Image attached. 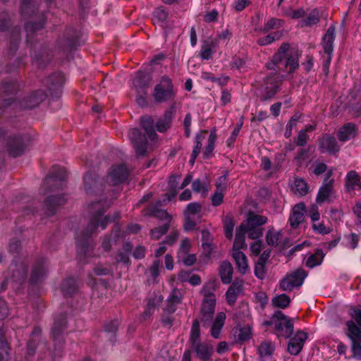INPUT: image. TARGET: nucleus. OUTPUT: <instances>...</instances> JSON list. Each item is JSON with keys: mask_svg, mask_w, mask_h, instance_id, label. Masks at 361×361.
Listing matches in <instances>:
<instances>
[{"mask_svg": "<svg viewBox=\"0 0 361 361\" xmlns=\"http://www.w3.org/2000/svg\"><path fill=\"white\" fill-rule=\"evenodd\" d=\"M336 37L335 27L330 26L322 38V46L324 54L322 56V66L324 71L328 74L329 66L332 59V52L334 50V42Z\"/></svg>", "mask_w": 361, "mask_h": 361, "instance_id": "nucleus-6", "label": "nucleus"}, {"mask_svg": "<svg viewBox=\"0 0 361 361\" xmlns=\"http://www.w3.org/2000/svg\"><path fill=\"white\" fill-rule=\"evenodd\" d=\"M314 231L321 234H327L330 232V228L324 226L323 223H314L312 225Z\"/></svg>", "mask_w": 361, "mask_h": 361, "instance_id": "nucleus-62", "label": "nucleus"}, {"mask_svg": "<svg viewBox=\"0 0 361 361\" xmlns=\"http://www.w3.org/2000/svg\"><path fill=\"white\" fill-rule=\"evenodd\" d=\"M192 188L194 192L201 193L202 195H206L208 192L206 183L200 179H197L192 182Z\"/></svg>", "mask_w": 361, "mask_h": 361, "instance_id": "nucleus-49", "label": "nucleus"}, {"mask_svg": "<svg viewBox=\"0 0 361 361\" xmlns=\"http://www.w3.org/2000/svg\"><path fill=\"white\" fill-rule=\"evenodd\" d=\"M200 336L199 321L195 320L190 330V341L191 343V350L196 354L198 358L207 361L213 353V346L208 343L200 342Z\"/></svg>", "mask_w": 361, "mask_h": 361, "instance_id": "nucleus-4", "label": "nucleus"}, {"mask_svg": "<svg viewBox=\"0 0 361 361\" xmlns=\"http://www.w3.org/2000/svg\"><path fill=\"white\" fill-rule=\"evenodd\" d=\"M65 326L66 319L64 317H63L62 318H56L54 319V324L52 327L54 336L56 337V336H58L61 333L62 329L65 327Z\"/></svg>", "mask_w": 361, "mask_h": 361, "instance_id": "nucleus-51", "label": "nucleus"}, {"mask_svg": "<svg viewBox=\"0 0 361 361\" xmlns=\"http://www.w3.org/2000/svg\"><path fill=\"white\" fill-rule=\"evenodd\" d=\"M202 246L203 248L211 246L212 237L210 233L208 231L204 230L202 231Z\"/></svg>", "mask_w": 361, "mask_h": 361, "instance_id": "nucleus-61", "label": "nucleus"}, {"mask_svg": "<svg viewBox=\"0 0 361 361\" xmlns=\"http://www.w3.org/2000/svg\"><path fill=\"white\" fill-rule=\"evenodd\" d=\"M109 206L110 202L102 200L94 202L90 206V212L92 214L86 229L81 231L77 235L76 242L78 246H89V240L91 236L99 228L103 230L109 224L120 218V213L118 212H114L113 215L107 214L103 216L104 212Z\"/></svg>", "mask_w": 361, "mask_h": 361, "instance_id": "nucleus-3", "label": "nucleus"}, {"mask_svg": "<svg viewBox=\"0 0 361 361\" xmlns=\"http://www.w3.org/2000/svg\"><path fill=\"white\" fill-rule=\"evenodd\" d=\"M178 278L180 281H188L192 286L199 285L201 282V278L199 275L193 274L190 276L189 274L185 271H181Z\"/></svg>", "mask_w": 361, "mask_h": 361, "instance_id": "nucleus-45", "label": "nucleus"}, {"mask_svg": "<svg viewBox=\"0 0 361 361\" xmlns=\"http://www.w3.org/2000/svg\"><path fill=\"white\" fill-rule=\"evenodd\" d=\"M176 111L175 104H173L170 108L164 113L163 118L165 120V126L161 127V130H166L171 126V121L174 117Z\"/></svg>", "mask_w": 361, "mask_h": 361, "instance_id": "nucleus-46", "label": "nucleus"}, {"mask_svg": "<svg viewBox=\"0 0 361 361\" xmlns=\"http://www.w3.org/2000/svg\"><path fill=\"white\" fill-rule=\"evenodd\" d=\"M25 149V145L21 137H11L8 141V152L12 157L21 155Z\"/></svg>", "mask_w": 361, "mask_h": 361, "instance_id": "nucleus-21", "label": "nucleus"}, {"mask_svg": "<svg viewBox=\"0 0 361 361\" xmlns=\"http://www.w3.org/2000/svg\"><path fill=\"white\" fill-rule=\"evenodd\" d=\"M275 349L274 345L271 342H263L258 347V353L262 359L269 357Z\"/></svg>", "mask_w": 361, "mask_h": 361, "instance_id": "nucleus-40", "label": "nucleus"}, {"mask_svg": "<svg viewBox=\"0 0 361 361\" xmlns=\"http://www.w3.org/2000/svg\"><path fill=\"white\" fill-rule=\"evenodd\" d=\"M219 13L216 10L214 9L204 16V20L207 23L214 22L217 20Z\"/></svg>", "mask_w": 361, "mask_h": 361, "instance_id": "nucleus-63", "label": "nucleus"}, {"mask_svg": "<svg viewBox=\"0 0 361 361\" xmlns=\"http://www.w3.org/2000/svg\"><path fill=\"white\" fill-rule=\"evenodd\" d=\"M267 221V218L264 216L249 213L246 220L242 224H245V228L247 226L261 228V226L266 224Z\"/></svg>", "mask_w": 361, "mask_h": 361, "instance_id": "nucleus-30", "label": "nucleus"}, {"mask_svg": "<svg viewBox=\"0 0 361 361\" xmlns=\"http://www.w3.org/2000/svg\"><path fill=\"white\" fill-rule=\"evenodd\" d=\"M346 334L351 341V348L354 356L361 357V332L353 321L346 322Z\"/></svg>", "mask_w": 361, "mask_h": 361, "instance_id": "nucleus-10", "label": "nucleus"}, {"mask_svg": "<svg viewBox=\"0 0 361 361\" xmlns=\"http://www.w3.org/2000/svg\"><path fill=\"white\" fill-rule=\"evenodd\" d=\"M169 226L168 223H163L161 226L156 227L150 231V237L153 240H158L160 237L166 234L169 229Z\"/></svg>", "mask_w": 361, "mask_h": 361, "instance_id": "nucleus-44", "label": "nucleus"}, {"mask_svg": "<svg viewBox=\"0 0 361 361\" xmlns=\"http://www.w3.org/2000/svg\"><path fill=\"white\" fill-rule=\"evenodd\" d=\"M65 202L66 199L62 195L49 196L42 207L44 214L47 216L53 215L56 209Z\"/></svg>", "mask_w": 361, "mask_h": 361, "instance_id": "nucleus-16", "label": "nucleus"}, {"mask_svg": "<svg viewBox=\"0 0 361 361\" xmlns=\"http://www.w3.org/2000/svg\"><path fill=\"white\" fill-rule=\"evenodd\" d=\"M147 214L154 216V217L161 220L163 223H168L170 225L171 217L169 215L166 210L157 208V206H151L147 208Z\"/></svg>", "mask_w": 361, "mask_h": 361, "instance_id": "nucleus-32", "label": "nucleus"}, {"mask_svg": "<svg viewBox=\"0 0 361 361\" xmlns=\"http://www.w3.org/2000/svg\"><path fill=\"white\" fill-rule=\"evenodd\" d=\"M238 271L245 274L249 271L248 260L246 255L240 250H233L232 254Z\"/></svg>", "mask_w": 361, "mask_h": 361, "instance_id": "nucleus-22", "label": "nucleus"}, {"mask_svg": "<svg viewBox=\"0 0 361 361\" xmlns=\"http://www.w3.org/2000/svg\"><path fill=\"white\" fill-rule=\"evenodd\" d=\"M104 187V180L95 173L89 172L84 176V188L87 193L100 194Z\"/></svg>", "mask_w": 361, "mask_h": 361, "instance_id": "nucleus-12", "label": "nucleus"}, {"mask_svg": "<svg viewBox=\"0 0 361 361\" xmlns=\"http://www.w3.org/2000/svg\"><path fill=\"white\" fill-rule=\"evenodd\" d=\"M46 97L45 94L41 91H37L33 94L30 95L21 104V106L24 109H30L36 106Z\"/></svg>", "mask_w": 361, "mask_h": 361, "instance_id": "nucleus-28", "label": "nucleus"}, {"mask_svg": "<svg viewBox=\"0 0 361 361\" xmlns=\"http://www.w3.org/2000/svg\"><path fill=\"white\" fill-rule=\"evenodd\" d=\"M77 289L76 281L73 278H68L65 280L61 285V290L66 295H71Z\"/></svg>", "mask_w": 361, "mask_h": 361, "instance_id": "nucleus-39", "label": "nucleus"}, {"mask_svg": "<svg viewBox=\"0 0 361 361\" xmlns=\"http://www.w3.org/2000/svg\"><path fill=\"white\" fill-rule=\"evenodd\" d=\"M234 336L238 341L249 340L252 336V331L250 326H238L234 329Z\"/></svg>", "mask_w": 361, "mask_h": 361, "instance_id": "nucleus-36", "label": "nucleus"}, {"mask_svg": "<svg viewBox=\"0 0 361 361\" xmlns=\"http://www.w3.org/2000/svg\"><path fill=\"white\" fill-rule=\"evenodd\" d=\"M1 349L2 353H0V361H5L8 357V345L6 341L2 338H0Z\"/></svg>", "mask_w": 361, "mask_h": 361, "instance_id": "nucleus-60", "label": "nucleus"}, {"mask_svg": "<svg viewBox=\"0 0 361 361\" xmlns=\"http://www.w3.org/2000/svg\"><path fill=\"white\" fill-rule=\"evenodd\" d=\"M153 97L157 102H165L173 99L175 92L171 79L166 76L162 77L159 83L154 87Z\"/></svg>", "mask_w": 361, "mask_h": 361, "instance_id": "nucleus-7", "label": "nucleus"}, {"mask_svg": "<svg viewBox=\"0 0 361 361\" xmlns=\"http://www.w3.org/2000/svg\"><path fill=\"white\" fill-rule=\"evenodd\" d=\"M128 136L136 153L138 155H144L147 149V142L140 130L137 128L130 129L128 133Z\"/></svg>", "mask_w": 361, "mask_h": 361, "instance_id": "nucleus-14", "label": "nucleus"}, {"mask_svg": "<svg viewBox=\"0 0 361 361\" xmlns=\"http://www.w3.org/2000/svg\"><path fill=\"white\" fill-rule=\"evenodd\" d=\"M151 81L149 75L144 72H137L134 79L133 85L137 91V102L140 106L147 104L146 96L147 94V89Z\"/></svg>", "mask_w": 361, "mask_h": 361, "instance_id": "nucleus-8", "label": "nucleus"}, {"mask_svg": "<svg viewBox=\"0 0 361 361\" xmlns=\"http://www.w3.org/2000/svg\"><path fill=\"white\" fill-rule=\"evenodd\" d=\"M154 20L158 22H164L168 18V12L164 7H159L154 11Z\"/></svg>", "mask_w": 361, "mask_h": 361, "instance_id": "nucleus-53", "label": "nucleus"}, {"mask_svg": "<svg viewBox=\"0 0 361 361\" xmlns=\"http://www.w3.org/2000/svg\"><path fill=\"white\" fill-rule=\"evenodd\" d=\"M246 233L250 239H258L262 235L263 228L247 226L246 227Z\"/></svg>", "mask_w": 361, "mask_h": 361, "instance_id": "nucleus-54", "label": "nucleus"}, {"mask_svg": "<svg viewBox=\"0 0 361 361\" xmlns=\"http://www.w3.org/2000/svg\"><path fill=\"white\" fill-rule=\"evenodd\" d=\"M292 190L295 194L305 196L309 191L308 185L304 179L296 178L292 185Z\"/></svg>", "mask_w": 361, "mask_h": 361, "instance_id": "nucleus-34", "label": "nucleus"}, {"mask_svg": "<svg viewBox=\"0 0 361 361\" xmlns=\"http://www.w3.org/2000/svg\"><path fill=\"white\" fill-rule=\"evenodd\" d=\"M305 210V206L303 203L297 204L293 208L289 217L290 224L292 228H297L303 221Z\"/></svg>", "mask_w": 361, "mask_h": 361, "instance_id": "nucleus-20", "label": "nucleus"}, {"mask_svg": "<svg viewBox=\"0 0 361 361\" xmlns=\"http://www.w3.org/2000/svg\"><path fill=\"white\" fill-rule=\"evenodd\" d=\"M334 179L331 178L329 181H324L320 187L316 201L318 204L324 202H332L336 199V192L334 190Z\"/></svg>", "mask_w": 361, "mask_h": 361, "instance_id": "nucleus-11", "label": "nucleus"}, {"mask_svg": "<svg viewBox=\"0 0 361 361\" xmlns=\"http://www.w3.org/2000/svg\"><path fill=\"white\" fill-rule=\"evenodd\" d=\"M27 276V269L23 265H20L19 268L13 273L12 280L20 283Z\"/></svg>", "mask_w": 361, "mask_h": 361, "instance_id": "nucleus-52", "label": "nucleus"}, {"mask_svg": "<svg viewBox=\"0 0 361 361\" xmlns=\"http://www.w3.org/2000/svg\"><path fill=\"white\" fill-rule=\"evenodd\" d=\"M177 238L178 232L172 231L169 235L166 237L165 240L163 242L164 245H161L159 248H166V246H173Z\"/></svg>", "mask_w": 361, "mask_h": 361, "instance_id": "nucleus-57", "label": "nucleus"}, {"mask_svg": "<svg viewBox=\"0 0 361 361\" xmlns=\"http://www.w3.org/2000/svg\"><path fill=\"white\" fill-rule=\"evenodd\" d=\"M357 132L356 126L349 123L344 125L338 132V138L341 141L345 142L353 138Z\"/></svg>", "mask_w": 361, "mask_h": 361, "instance_id": "nucleus-29", "label": "nucleus"}, {"mask_svg": "<svg viewBox=\"0 0 361 361\" xmlns=\"http://www.w3.org/2000/svg\"><path fill=\"white\" fill-rule=\"evenodd\" d=\"M349 314L353 319L351 321H353L356 324L357 328L361 332V308L360 307H352L350 309Z\"/></svg>", "mask_w": 361, "mask_h": 361, "instance_id": "nucleus-48", "label": "nucleus"}, {"mask_svg": "<svg viewBox=\"0 0 361 361\" xmlns=\"http://www.w3.org/2000/svg\"><path fill=\"white\" fill-rule=\"evenodd\" d=\"M283 24V21L282 20L271 18L264 24L262 31L268 32L270 30L279 28Z\"/></svg>", "mask_w": 361, "mask_h": 361, "instance_id": "nucleus-47", "label": "nucleus"}, {"mask_svg": "<svg viewBox=\"0 0 361 361\" xmlns=\"http://www.w3.org/2000/svg\"><path fill=\"white\" fill-rule=\"evenodd\" d=\"M324 255L325 254L322 252V250H317L314 253L309 252L303 259V264L308 268H314L321 264Z\"/></svg>", "mask_w": 361, "mask_h": 361, "instance_id": "nucleus-23", "label": "nucleus"}, {"mask_svg": "<svg viewBox=\"0 0 361 361\" xmlns=\"http://www.w3.org/2000/svg\"><path fill=\"white\" fill-rule=\"evenodd\" d=\"M181 300L179 291L174 290L169 298L167 310L169 312H173L176 310L175 306L179 304Z\"/></svg>", "mask_w": 361, "mask_h": 361, "instance_id": "nucleus-43", "label": "nucleus"}, {"mask_svg": "<svg viewBox=\"0 0 361 361\" xmlns=\"http://www.w3.org/2000/svg\"><path fill=\"white\" fill-rule=\"evenodd\" d=\"M279 39V35L276 33H271L265 37H260L257 39V43L261 46L268 45L276 39Z\"/></svg>", "mask_w": 361, "mask_h": 361, "instance_id": "nucleus-55", "label": "nucleus"}, {"mask_svg": "<svg viewBox=\"0 0 361 361\" xmlns=\"http://www.w3.org/2000/svg\"><path fill=\"white\" fill-rule=\"evenodd\" d=\"M360 185V178L357 173L355 171L348 172L345 177V188L348 191L355 189L357 186Z\"/></svg>", "mask_w": 361, "mask_h": 361, "instance_id": "nucleus-35", "label": "nucleus"}, {"mask_svg": "<svg viewBox=\"0 0 361 361\" xmlns=\"http://www.w3.org/2000/svg\"><path fill=\"white\" fill-rule=\"evenodd\" d=\"M224 200V195L221 192H216L212 196V205L214 207L219 206Z\"/></svg>", "mask_w": 361, "mask_h": 361, "instance_id": "nucleus-64", "label": "nucleus"}, {"mask_svg": "<svg viewBox=\"0 0 361 361\" xmlns=\"http://www.w3.org/2000/svg\"><path fill=\"white\" fill-rule=\"evenodd\" d=\"M219 272L223 283L228 284L232 281L233 268L229 262L224 261L219 268Z\"/></svg>", "mask_w": 361, "mask_h": 361, "instance_id": "nucleus-26", "label": "nucleus"}, {"mask_svg": "<svg viewBox=\"0 0 361 361\" xmlns=\"http://www.w3.org/2000/svg\"><path fill=\"white\" fill-rule=\"evenodd\" d=\"M320 19L319 12L317 9L311 11L306 18H303L300 21V25L302 27H311L319 23Z\"/></svg>", "mask_w": 361, "mask_h": 361, "instance_id": "nucleus-37", "label": "nucleus"}, {"mask_svg": "<svg viewBox=\"0 0 361 361\" xmlns=\"http://www.w3.org/2000/svg\"><path fill=\"white\" fill-rule=\"evenodd\" d=\"M128 171L124 165L113 166L107 176L106 183L109 185H114L123 183L127 179Z\"/></svg>", "mask_w": 361, "mask_h": 361, "instance_id": "nucleus-13", "label": "nucleus"}, {"mask_svg": "<svg viewBox=\"0 0 361 361\" xmlns=\"http://www.w3.org/2000/svg\"><path fill=\"white\" fill-rule=\"evenodd\" d=\"M319 147L322 153L329 152L330 154L336 153L340 149L336 138L329 135H324L320 140Z\"/></svg>", "mask_w": 361, "mask_h": 361, "instance_id": "nucleus-18", "label": "nucleus"}, {"mask_svg": "<svg viewBox=\"0 0 361 361\" xmlns=\"http://www.w3.org/2000/svg\"><path fill=\"white\" fill-rule=\"evenodd\" d=\"M299 51L291 47L289 44H281L278 52L274 55L271 62L267 64L269 70L274 71L273 75L267 76L262 89L260 99L262 102L271 101L279 91L283 81V75L279 71L294 72L299 66Z\"/></svg>", "mask_w": 361, "mask_h": 361, "instance_id": "nucleus-1", "label": "nucleus"}, {"mask_svg": "<svg viewBox=\"0 0 361 361\" xmlns=\"http://www.w3.org/2000/svg\"><path fill=\"white\" fill-rule=\"evenodd\" d=\"M307 338V334L304 331H298L290 340L288 350L293 355H297L302 350L303 345Z\"/></svg>", "mask_w": 361, "mask_h": 361, "instance_id": "nucleus-17", "label": "nucleus"}, {"mask_svg": "<svg viewBox=\"0 0 361 361\" xmlns=\"http://www.w3.org/2000/svg\"><path fill=\"white\" fill-rule=\"evenodd\" d=\"M47 273V269L44 266V260L39 259L36 262L32 271L30 281L36 283L44 279Z\"/></svg>", "mask_w": 361, "mask_h": 361, "instance_id": "nucleus-24", "label": "nucleus"}, {"mask_svg": "<svg viewBox=\"0 0 361 361\" xmlns=\"http://www.w3.org/2000/svg\"><path fill=\"white\" fill-rule=\"evenodd\" d=\"M67 177V171L63 167L56 166L53 169L51 173L44 180L43 183L44 187H47L52 182H62Z\"/></svg>", "mask_w": 361, "mask_h": 361, "instance_id": "nucleus-25", "label": "nucleus"}, {"mask_svg": "<svg viewBox=\"0 0 361 361\" xmlns=\"http://www.w3.org/2000/svg\"><path fill=\"white\" fill-rule=\"evenodd\" d=\"M216 140V130H212L209 136L208 137L207 144L204 147V157L207 158L209 157L211 154L212 153L214 147H215V142Z\"/></svg>", "mask_w": 361, "mask_h": 361, "instance_id": "nucleus-42", "label": "nucleus"}, {"mask_svg": "<svg viewBox=\"0 0 361 361\" xmlns=\"http://www.w3.org/2000/svg\"><path fill=\"white\" fill-rule=\"evenodd\" d=\"M242 126H243V123H238L237 125V126L233 130L230 137L227 140V141H226L227 145L230 147H233L234 143H235V140H236V137H237V136L238 135V134L240 133V128H241Z\"/></svg>", "mask_w": 361, "mask_h": 361, "instance_id": "nucleus-58", "label": "nucleus"}, {"mask_svg": "<svg viewBox=\"0 0 361 361\" xmlns=\"http://www.w3.org/2000/svg\"><path fill=\"white\" fill-rule=\"evenodd\" d=\"M266 241L268 245L275 247H290L291 245L282 231L269 229L266 233Z\"/></svg>", "mask_w": 361, "mask_h": 361, "instance_id": "nucleus-15", "label": "nucleus"}, {"mask_svg": "<svg viewBox=\"0 0 361 361\" xmlns=\"http://www.w3.org/2000/svg\"><path fill=\"white\" fill-rule=\"evenodd\" d=\"M224 232L227 238L231 239L233 236V231L234 228V223L231 219H227L224 223Z\"/></svg>", "mask_w": 361, "mask_h": 361, "instance_id": "nucleus-59", "label": "nucleus"}, {"mask_svg": "<svg viewBox=\"0 0 361 361\" xmlns=\"http://www.w3.org/2000/svg\"><path fill=\"white\" fill-rule=\"evenodd\" d=\"M215 286V281H210L202 288L201 293L204 298L201 306L199 323L201 322L203 327L210 326L211 336L214 338H219L225 324L226 315L224 312H219L213 319L216 307V296L212 290H214Z\"/></svg>", "mask_w": 361, "mask_h": 361, "instance_id": "nucleus-2", "label": "nucleus"}, {"mask_svg": "<svg viewBox=\"0 0 361 361\" xmlns=\"http://www.w3.org/2000/svg\"><path fill=\"white\" fill-rule=\"evenodd\" d=\"M307 273L302 268H298L288 273L280 281V289L283 291H291L294 288L300 287Z\"/></svg>", "mask_w": 361, "mask_h": 361, "instance_id": "nucleus-5", "label": "nucleus"}, {"mask_svg": "<svg viewBox=\"0 0 361 361\" xmlns=\"http://www.w3.org/2000/svg\"><path fill=\"white\" fill-rule=\"evenodd\" d=\"M315 129H316L315 125H309V126H307L305 129L301 130L298 135V137L296 140V145L298 146H304L307 143V142L309 139V136L307 135V133L312 132V131L314 130Z\"/></svg>", "mask_w": 361, "mask_h": 361, "instance_id": "nucleus-38", "label": "nucleus"}, {"mask_svg": "<svg viewBox=\"0 0 361 361\" xmlns=\"http://www.w3.org/2000/svg\"><path fill=\"white\" fill-rule=\"evenodd\" d=\"M245 225V224H241L237 228L233 248H244V247H247V245L245 243V235L247 234Z\"/></svg>", "mask_w": 361, "mask_h": 361, "instance_id": "nucleus-33", "label": "nucleus"}, {"mask_svg": "<svg viewBox=\"0 0 361 361\" xmlns=\"http://www.w3.org/2000/svg\"><path fill=\"white\" fill-rule=\"evenodd\" d=\"M244 281L243 279H235L231 286L228 288L226 296L227 302L229 305L233 304L238 295L243 291V290Z\"/></svg>", "mask_w": 361, "mask_h": 361, "instance_id": "nucleus-19", "label": "nucleus"}, {"mask_svg": "<svg viewBox=\"0 0 361 361\" xmlns=\"http://www.w3.org/2000/svg\"><path fill=\"white\" fill-rule=\"evenodd\" d=\"M202 206L200 203L192 202L188 204L184 214L185 216H192V215L199 214L201 211Z\"/></svg>", "mask_w": 361, "mask_h": 361, "instance_id": "nucleus-50", "label": "nucleus"}, {"mask_svg": "<svg viewBox=\"0 0 361 361\" xmlns=\"http://www.w3.org/2000/svg\"><path fill=\"white\" fill-rule=\"evenodd\" d=\"M217 45L216 41L213 39H207L204 41L200 52V57L204 60H208L212 58V54L215 52Z\"/></svg>", "mask_w": 361, "mask_h": 361, "instance_id": "nucleus-27", "label": "nucleus"}, {"mask_svg": "<svg viewBox=\"0 0 361 361\" xmlns=\"http://www.w3.org/2000/svg\"><path fill=\"white\" fill-rule=\"evenodd\" d=\"M271 324L279 331L281 336L290 337L293 331L291 321L282 312L276 311L270 321Z\"/></svg>", "mask_w": 361, "mask_h": 361, "instance_id": "nucleus-9", "label": "nucleus"}, {"mask_svg": "<svg viewBox=\"0 0 361 361\" xmlns=\"http://www.w3.org/2000/svg\"><path fill=\"white\" fill-rule=\"evenodd\" d=\"M255 275L259 279H264L266 276L265 264L263 260L257 261L255 267Z\"/></svg>", "mask_w": 361, "mask_h": 361, "instance_id": "nucleus-56", "label": "nucleus"}, {"mask_svg": "<svg viewBox=\"0 0 361 361\" xmlns=\"http://www.w3.org/2000/svg\"><path fill=\"white\" fill-rule=\"evenodd\" d=\"M141 125L146 132L149 139L154 140L157 138V134L154 128V120L149 116H145L141 118Z\"/></svg>", "mask_w": 361, "mask_h": 361, "instance_id": "nucleus-31", "label": "nucleus"}, {"mask_svg": "<svg viewBox=\"0 0 361 361\" xmlns=\"http://www.w3.org/2000/svg\"><path fill=\"white\" fill-rule=\"evenodd\" d=\"M271 302L274 307L284 309L289 305L290 299L286 294H280L274 297Z\"/></svg>", "mask_w": 361, "mask_h": 361, "instance_id": "nucleus-41", "label": "nucleus"}]
</instances>
